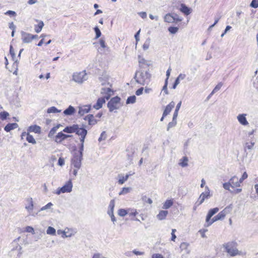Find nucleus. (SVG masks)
Instances as JSON below:
<instances>
[{
  "label": "nucleus",
  "mask_w": 258,
  "mask_h": 258,
  "mask_svg": "<svg viewBox=\"0 0 258 258\" xmlns=\"http://www.w3.org/2000/svg\"><path fill=\"white\" fill-rule=\"evenodd\" d=\"M241 183V182L237 177L233 176L228 182L223 184V187L232 193L237 194L241 191V189L239 188Z\"/></svg>",
  "instance_id": "f257e3e1"
},
{
  "label": "nucleus",
  "mask_w": 258,
  "mask_h": 258,
  "mask_svg": "<svg viewBox=\"0 0 258 258\" xmlns=\"http://www.w3.org/2000/svg\"><path fill=\"white\" fill-rule=\"evenodd\" d=\"M135 79L137 82L144 85L150 82L151 75L147 71H139L136 72Z\"/></svg>",
  "instance_id": "f03ea898"
},
{
  "label": "nucleus",
  "mask_w": 258,
  "mask_h": 258,
  "mask_svg": "<svg viewBox=\"0 0 258 258\" xmlns=\"http://www.w3.org/2000/svg\"><path fill=\"white\" fill-rule=\"evenodd\" d=\"M225 251L230 256H235L241 254V252L237 248V243L235 242H229L223 245Z\"/></svg>",
  "instance_id": "7ed1b4c3"
},
{
  "label": "nucleus",
  "mask_w": 258,
  "mask_h": 258,
  "mask_svg": "<svg viewBox=\"0 0 258 258\" xmlns=\"http://www.w3.org/2000/svg\"><path fill=\"white\" fill-rule=\"evenodd\" d=\"M231 207L230 206L226 207L224 210L221 211L216 216L214 217L210 222L207 225L208 226L211 225L214 222L219 220L223 219L226 215L230 213L231 211Z\"/></svg>",
  "instance_id": "20e7f679"
},
{
  "label": "nucleus",
  "mask_w": 258,
  "mask_h": 258,
  "mask_svg": "<svg viewBox=\"0 0 258 258\" xmlns=\"http://www.w3.org/2000/svg\"><path fill=\"white\" fill-rule=\"evenodd\" d=\"M164 21L168 23H177L182 21L179 16L174 13H168L164 17Z\"/></svg>",
  "instance_id": "39448f33"
},
{
  "label": "nucleus",
  "mask_w": 258,
  "mask_h": 258,
  "mask_svg": "<svg viewBox=\"0 0 258 258\" xmlns=\"http://www.w3.org/2000/svg\"><path fill=\"white\" fill-rule=\"evenodd\" d=\"M120 98L118 96L112 98L108 102L107 106L110 111L119 108L120 105Z\"/></svg>",
  "instance_id": "423d86ee"
},
{
  "label": "nucleus",
  "mask_w": 258,
  "mask_h": 258,
  "mask_svg": "<svg viewBox=\"0 0 258 258\" xmlns=\"http://www.w3.org/2000/svg\"><path fill=\"white\" fill-rule=\"evenodd\" d=\"M82 158V152L80 151L79 153H75L71 161V166L80 168L81 166V160Z\"/></svg>",
  "instance_id": "0eeeda50"
},
{
  "label": "nucleus",
  "mask_w": 258,
  "mask_h": 258,
  "mask_svg": "<svg viewBox=\"0 0 258 258\" xmlns=\"http://www.w3.org/2000/svg\"><path fill=\"white\" fill-rule=\"evenodd\" d=\"M72 180L70 179L63 186L60 188H58L55 191V194L57 195H60V194L62 193L70 192L72 191Z\"/></svg>",
  "instance_id": "6e6552de"
},
{
  "label": "nucleus",
  "mask_w": 258,
  "mask_h": 258,
  "mask_svg": "<svg viewBox=\"0 0 258 258\" xmlns=\"http://www.w3.org/2000/svg\"><path fill=\"white\" fill-rule=\"evenodd\" d=\"M207 190L205 191V192H202L200 195V196L198 199V200L196 203V206H198L201 205L206 199H208L210 197V191H209L208 187H207Z\"/></svg>",
  "instance_id": "1a4fd4ad"
},
{
  "label": "nucleus",
  "mask_w": 258,
  "mask_h": 258,
  "mask_svg": "<svg viewBox=\"0 0 258 258\" xmlns=\"http://www.w3.org/2000/svg\"><path fill=\"white\" fill-rule=\"evenodd\" d=\"M72 136L71 135H66L63 134L62 132H60L55 136L54 141L57 144H60L63 141Z\"/></svg>",
  "instance_id": "9d476101"
},
{
  "label": "nucleus",
  "mask_w": 258,
  "mask_h": 258,
  "mask_svg": "<svg viewBox=\"0 0 258 258\" xmlns=\"http://www.w3.org/2000/svg\"><path fill=\"white\" fill-rule=\"evenodd\" d=\"M175 106V103L174 101L170 102L166 106L165 109L163 111L162 117L161 118V121H162L163 120V118L167 116L168 114H169V113L171 112V111L172 110V109Z\"/></svg>",
  "instance_id": "9b49d317"
},
{
  "label": "nucleus",
  "mask_w": 258,
  "mask_h": 258,
  "mask_svg": "<svg viewBox=\"0 0 258 258\" xmlns=\"http://www.w3.org/2000/svg\"><path fill=\"white\" fill-rule=\"evenodd\" d=\"M26 137V141L32 144H35L36 143V141L35 139L34 138L32 135H30L29 133L27 132H23L21 134V138H23V137Z\"/></svg>",
  "instance_id": "f8f14e48"
},
{
  "label": "nucleus",
  "mask_w": 258,
  "mask_h": 258,
  "mask_svg": "<svg viewBox=\"0 0 258 258\" xmlns=\"http://www.w3.org/2000/svg\"><path fill=\"white\" fill-rule=\"evenodd\" d=\"M37 37L36 35H32L29 33H24L22 35V41L24 43H30L34 39Z\"/></svg>",
  "instance_id": "ddd939ff"
},
{
  "label": "nucleus",
  "mask_w": 258,
  "mask_h": 258,
  "mask_svg": "<svg viewBox=\"0 0 258 258\" xmlns=\"http://www.w3.org/2000/svg\"><path fill=\"white\" fill-rule=\"evenodd\" d=\"M109 97V96H107L105 97L98 98L96 103L93 105V107L97 110L99 109L102 107L103 104L105 103V99L108 100Z\"/></svg>",
  "instance_id": "4468645a"
},
{
  "label": "nucleus",
  "mask_w": 258,
  "mask_h": 258,
  "mask_svg": "<svg viewBox=\"0 0 258 258\" xmlns=\"http://www.w3.org/2000/svg\"><path fill=\"white\" fill-rule=\"evenodd\" d=\"M27 132L29 133H34L35 134H40L41 133V128L40 126L37 125H32L28 127Z\"/></svg>",
  "instance_id": "2eb2a0df"
},
{
  "label": "nucleus",
  "mask_w": 258,
  "mask_h": 258,
  "mask_svg": "<svg viewBox=\"0 0 258 258\" xmlns=\"http://www.w3.org/2000/svg\"><path fill=\"white\" fill-rule=\"evenodd\" d=\"M219 209L218 208H213V209H210L208 213V214H207V215L206 216V222L207 223V225L211 221V220H212V219H211V217L214 214L217 213L219 211Z\"/></svg>",
  "instance_id": "dca6fc26"
},
{
  "label": "nucleus",
  "mask_w": 258,
  "mask_h": 258,
  "mask_svg": "<svg viewBox=\"0 0 258 258\" xmlns=\"http://www.w3.org/2000/svg\"><path fill=\"white\" fill-rule=\"evenodd\" d=\"M84 119L88 121V124L91 125H95L97 122V120L95 118L93 114H88Z\"/></svg>",
  "instance_id": "f3484780"
},
{
  "label": "nucleus",
  "mask_w": 258,
  "mask_h": 258,
  "mask_svg": "<svg viewBox=\"0 0 258 258\" xmlns=\"http://www.w3.org/2000/svg\"><path fill=\"white\" fill-rule=\"evenodd\" d=\"M73 80L78 83H81L84 80V74L82 72L75 73L74 74Z\"/></svg>",
  "instance_id": "a211bd4d"
},
{
  "label": "nucleus",
  "mask_w": 258,
  "mask_h": 258,
  "mask_svg": "<svg viewBox=\"0 0 258 258\" xmlns=\"http://www.w3.org/2000/svg\"><path fill=\"white\" fill-rule=\"evenodd\" d=\"M77 128L76 129V131L75 133L78 135L79 136H86L87 134V131L83 128V127H80L79 125L77 124Z\"/></svg>",
  "instance_id": "6ab92c4d"
},
{
  "label": "nucleus",
  "mask_w": 258,
  "mask_h": 258,
  "mask_svg": "<svg viewBox=\"0 0 258 258\" xmlns=\"http://www.w3.org/2000/svg\"><path fill=\"white\" fill-rule=\"evenodd\" d=\"M180 11L185 15H188L190 14L191 10L190 8L186 6L184 4H181L180 5Z\"/></svg>",
  "instance_id": "aec40b11"
},
{
  "label": "nucleus",
  "mask_w": 258,
  "mask_h": 258,
  "mask_svg": "<svg viewBox=\"0 0 258 258\" xmlns=\"http://www.w3.org/2000/svg\"><path fill=\"white\" fill-rule=\"evenodd\" d=\"M77 124H73L71 126H67L63 130V132L67 133L72 134L74 133L76 129L77 128Z\"/></svg>",
  "instance_id": "412c9836"
},
{
  "label": "nucleus",
  "mask_w": 258,
  "mask_h": 258,
  "mask_svg": "<svg viewBox=\"0 0 258 258\" xmlns=\"http://www.w3.org/2000/svg\"><path fill=\"white\" fill-rule=\"evenodd\" d=\"M18 126V125L16 123H8L5 126L4 130L6 132H9L17 128Z\"/></svg>",
  "instance_id": "4be33fe9"
},
{
  "label": "nucleus",
  "mask_w": 258,
  "mask_h": 258,
  "mask_svg": "<svg viewBox=\"0 0 258 258\" xmlns=\"http://www.w3.org/2000/svg\"><path fill=\"white\" fill-rule=\"evenodd\" d=\"M237 119H238L239 122L242 125H246L248 124V121H247L246 117H245V114H239L237 116Z\"/></svg>",
  "instance_id": "5701e85b"
},
{
  "label": "nucleus",
  "mask_w": 258,
  "mask_h": 258,
  "mask_svg": "<svg viewBox=\"0 0 258 258\" xmlns=\"http://www.w3.org/2000/svg\"><path fill=\"white\" fill-rule=\"evenodd\" d=\"M38 24L34 26V29L36 33H39L44 26V23L42 21L36 20Z\"/></svg>",
  "instance_id": "b1692460"
},
{
  "label": "nucleus",
  "mask_w": 258,
  "mask_h": 258,
  "mask_svg": "<svg viewBox=\"0 0 258 258\" xmlns=\"http://www.w3.org/2000/svg\"><path fill=\"white\" fill-rule=\"evenodd\" d=\"M168 214L167 211H160L159 214L157 215V218L160 220H164L166 218L167 215Z\"/></svg>",
  "instance_id": "393cba45"
},
{
  "label": "nucleus",
  "mask_w": 258,
  "mask_h": 258,
  "mask_svg": "<svg viewBox=\"0 0 258 258\" xmlns=\"http://www.w3.org/2000/svg\"><path fill=\"white\" fill-rule=\"evenodd\" d=\"M75 112V108L72 106H70L67 109H66L63 111V113L66 115H71L73 114Z\"/></svg>",
  "instance_id": "a878e982"
},
{
  "label": "nucleus",
  "mask_w": 258,
  "mask_h": 258,
  "mask_svg": "<svg viewBox=\"0 0 258 258\" xmlns=\"http://www.w3.org/2000/svg\"><path fill=\"white\" fill-rule=\"evenodd\" d=\"M28 205L26 206L25 208L29 211H32L33 209V202L32 198H29L27 200Z\"/></svg>",
  "instance_id": "bb28decb"
},
{
  "label": "nucleus",
  "mask_w": 258,
  "mask_h": 258,
  "mask_svg": "<svg viewBox=\"0 0 258 258\" xmlns=\"http://www.w3.org/2000/svg\"><path fill=\"white\" fill-rule=\"evenodd\" d=\"M91 109V106L90 105H85L83 107H82L79 113L82 115H83L85 113H87L89 112V111Z\"/></svg>",
  "instance_id": "cd10ccee"
},
{
  "label": "nucleus",
  "mask_w": 258,
  "mask_h": 258,
  "mask_svg": "<svg viewBox=\"0 0 258 258\" xmlns=\"http://www.w3.org/2000/svg\"><path fill=\"white\" fill-rule=\"evenodd\" d=\"M173 204L172 200H167L164 203L163 208L166 209H168L172 206Z\"/></svg>",
  "instance_id": "c85d7f7f"
},
{
  "label": "nucleus",
  "mask_w": 258,
  "mask_h": 258,
  "mask_svg": "<svg viewBox=\"0 0 258 258\" xmlns=\"http://www.w3.org/2000/svg\"><path fill=\"white\" fill-rule=\"evenodd\" d=\"M181 105V101H180L176 105L175 110L174 112L173 116V120L174 119H176V118L178 115V112L179 109H180Z\"/></svg>",
  "instance_id": "c756f323"
},
{
  "label": "nucleus",
  "mask_w": 258,
  "mask_h": 258,
  "mask_svg": "<svg viewBox=\"0 0 258 258\" xmlns=\"http://www.w3.org/2000/svg\"><path fill=\"white\" fill-rule=\"evenodd\" d=\"M188 162V158L187 157H183L182 159L180 160V162L179 164L182 167H185L187 166Z\"/></svg>",
  "instance_id": "7c9ffc66"
},
{
  "label": "nucleus",
  "mask_w": 258,
  "mask_h": 258,
  "mask_svg": "<svg viewBox=\"0 0 258 258\" xmlns=\"http://www.w3.org/2000/svg\"><path fill=\"white\" fill-rule=\"evenodd\" d=\"M128 214L131 217H136L138 214V212L136 209H128Z\"/></svg>",
  "instance_id": "2f4dec72"
},
{
  "label": "nucleus",
  "mask_w": 258,
  "mask_h": 258,
  "mask_svg": "<svg viewBox=\"0 0 258 258\" xmlns=\"http://www.w3.org/2000/svg\"><path fill=\"white\" fill-rule=\"evenodd\" d=\"M129 176L130 175L128 174H126L125 176H119V179L118 180V184H122L128 179Z\"/></svg>",
  "instance_id": "473e14b6"
},
{
  "label": "nucleus",
  "mask_w": 258,
  "mask_h": 258,
  "mask_svg": "<svg viewBox=\"0 0 258 258\" xmlns=\"http://www.w3.org/2000/svg\"><path fill=\"white\" fill-rule=\"evenodd\" d=\"M80 168H78L76 167H74L71 166V169L70 170V174L73 175L74 176H76L78 173V171Z\"/></svg>",
  "instance_id": "72a5a7b5"
},
{
  "label": "nucleus",
  "mask_w": 258,
  "mask_h": 258,
  "mask_svg": "<svg viewBox=\"0 0 258 258\" xmlns=\"http://www.w3.org/2000/svg\"><path fill=\"white\" fill-rule=\"evenodd\" d=\"M9 116V114L7 111H4L0 113V118L4 120Z\"/></svg>",
  "instance_id": "f704fd0d"
},
{
  "label": "nucleus",
  "mask_w": 258,
  "mask_h": 258,
  "mask_svg": "<svg viewBox=\"0 0 258 258\" xmlns=\"http://www.w3.org/2000/svg\"><path fill=\"white\" fill-rule=\"evenodd\" d=\"M118 214L120 216L124 217L128 214V209H120L118 210Z\"/></svg>",
  "instance_id": "c9c22d12"
},
{
  "label": "nucleus",
  "mask_w": 258,
  "mask_h": 258,
  "mask_svg": "<svg viewBox=\"0 0 258 258\" xmlns=\"http://www.w3.org/2000/svg\"><path fill=\"white\" fill-rule=\"evenodd\" d=\"M47 112L48 113H58V112H60V111L58 110L55 107L52 106V107H51L47 109Z\"/></svg>",
  "instance_id": "e433bc0d"
},
{
  "label": "nucleus",
  "mask_w": 258,
  "mask_h": 258,
  "mask_svg": "<svg viewBox=\"0 0 258 258\" xmlns=\"http://www.w3.org/2000/svg\"><path fill=\"white\" fill-rule=\"evenodd\" d=\"M130 187H123L121 191L119 192V195H123L128 193L130 191Z\"/></svg>",
  "instance_id": "4c0bfd02"
},
{
  "label": "nucleus",
  "mask_w": 258,
  "mask_h": 258,
  "mask_svg": "<svg viewBox=\"0 0 258 258\" xmlns=\"http://www.w3.org/2000/svg\"><path fill=\"white\" fill-rule=\"evenodd\" d=\"M46 232L48 234L54 235L55 234L56 231H55V229L54 228L49 226L47 228Z\"/></svg>",
  "instance_id": "58836bf2"
},
{
  "label": "nucleus",
  "mask_w": 258,
  "mask_h": 258,
  "mask_svg": "<svg viewBox=\"0 0 258 258\" xmlns=\"http://www.w3.org/2000/svg\"><path fill=\"white\" fill-rule=\"evenodd\" d=\"M136 97L135 95L130 96L127 98L126 100V103H134L136 102Z\"/></svg>",
  "instance_id": "ea45409f"
},
{
  "label": "nucleus",
  "mask_w": 258,
  "mask_h": 258,
  "mask_svg": "<svg viewBox=\"0 0 258 258\" xmlns=\"http://www.w3.org/2000/svg\"><path fill=\"white\" fill-rule=\"evenodd\" d=\"M222 85H223L222 83L220 82V83H218L216 85V86L214 88L213 90L212 91L211 94H213L215 93V92H217L218 90H219L221 89V88L222 87Z\"/></svg>",
  "instance_id": "a19ab883"
},
{
  "label": "nucleus",
  "mask_w": 258,
  "mask_h": 258,
  "mask_svg": "<svg viewBox=\"0 0 258 258\" xmlns=\"http://www.w3.org/2000/svg\"><path fill=\"white\" fill-rule=\"evenodd\" d=\"M139 64H140V67H143L144 65L149 66V65L148 61L143 58H141L139 60Z\"/></svg>",
  "instance_id": "79ce46f5"
},
{
  "label": "nucleus",
  "mask_w": 258,
  "mask_h": 258,
  "mask_svg": "<svg viewBox=\"0 0 258 258\" xmlns=\"http://www.w3.org/2000/svg\"><path fill=\"white\" fill-rule=\"evenodd\" d=\"M178 30V28L176 27H169L168 28L169 32L171 34L176 33Z\"/></svg>",
  "instance_id": "37998d69"
},
{
  "label": "nucleus",
  "mask_w": 258,
  "mask_h": 258,
  "mask_svg": "<svg viewBox=\"0 0 258 258\" xmlns=\"http://www.w3.org/2000/svg\"><path fill=\"white\" fill-rule=\"evenodd\" d=\"M86 136H83L80 137V142L81 143V147H80V150H81L80 151H82L83 150L84 142Z\"/></svg>",
  "instance_id": "c03bdc74"
},
{
  "label": "nucleus",
  "mask_w": 258,
  "mask_h": 258,
  "mask_svg": "<svg viewBox=\"0 0 258 258\" xmlns=\"http://www.w3.org/2000/svg\"><path fill=\"white\" fill-rule=\"evenodd\" d=\"M94 30L96 33V38H98L99 37H100L101 36V31L97 27H96L94 28Z\"/></svg>",
  "instance_id": "a18cd8bd"
},
{
  "label": "nucleus",
  "mask_w": 258,
  "mask_h": 258,
  "mask_svg": "<svg viewBox=\"0 0 258 258\" xmlns=\"http://www.w3.org/2000/svg\"><path fill=\"white\" fill-rule=\"evenodd\" d=\"M250 6L253 8H258V0H252L250 4Z\"/></svg>",
  "instance_id": "49530a36"
},
{
  "label": "nucleus",
  "mask_w": 258,
  "mask_h": 258,
  "mask_svg": "<svg viewBox=\"0 0 258 258\" xmlns=\"http://www.w3.org/2000/svg\"><path fill=\"white\" fill-rule=\"evenodd\" d=\"M58 127V126H56L52 128L48 134V137H50L51 136H52L56 132Z\"/></svg>",
  "instance_id": "de8ad7c7"
},
{
  "label": "nucleus",
  "mask_w": 258,
  "mask_h": 258,
  "mask_svg": "<svg viewBox=\"0 0 258 258\" xmlns=\"http://www.w3.org/2000/svg\"><path fill=\"white\" fill-rule=\"evenodd\" d=\"M181 77V76H178V77L176 79L172 87L173 89H175L177 85L179 83L180 77Z\"/></svg>",
  "instance_id": "09e8293b"
},
{
  "label": "nucleus",
  "mask_w": 258,
  "mask_h": 258,
  "mask_svg": "<svg viewBox=\"0 0 258 258\" xmlns=\"http://www.w3.org/2000/svg\"><path fill=\"white\" fill-rule=\"evenodd\" d=\"M176 124V119H174V120H173L172 122H170L168 123L167 130H169V129L170 128L173 127Z\"/></svg>",
  "instance_id": "8fccbe9b"
},
{
  "label": "nucleus",
  "mask_w": 258,
  "mask_h": 258,
  "mask_svg": "<svg viewBox=\"0 0 258 258\" xmlns=\"http://www.w3.org/2000/svg\"><path fill=\"white\" fill-rule=\"evenodd\" d=\"M176 231L175 229H172V232H171V240L173 241H175V240L176 238V236L175 234V232Z\"/></svg>",
  "instance_id": "3c124183"
},
{
  "label": "nucleus",
  "mask_w": 258,
  "mask_h": 258,
  "mask_svg": "<svg viewBox=\"0 0 258 258\" xmlns=\"http://www.w3.org/2000/svg\"><path fill=\"white\" fill-rule=\"evenodd\" d=\"M47 36L46 35L42 34L41 35L40 37L42 38V39L39 42V43L37 44V45L38 46H41L43 44V40H44V38Z\"/></svg>",
  "instance_id": "603ef678"
},
{
  "label": "nucleus",
  "mask_w": 258,
  "mask_h": 258,
  "mask_svg": "<svg viewBox=\"0 0 258 258\" xmlns=\"http://www.w3.org/2000/svg\"><path fill=\"white\" fill-rule=\"evenodd\" d=\"M207 231V229H200L199 232L201 234L202 237L205 238L206 237L205 233Z\"/></svg>",
  "instance_id": "864d4df0"
},
{
  "label": "nucleus",
  "mask_w": 258,
  "mask_h": 258,
  "mask_svg": "<svg viewBox=\"0 0 258 258\" xmlns=\"http://www.w3.org/2000/svg\"><path fill=\"white\" fill-rule=\"evenodd\" d=\"M248 177V175L247 174V173L246 172H244L241 177L239 179V180L240 181V182L242 183V182L245 179H246Z\"/></svg>",
  "instance_id": "5fc2aeb1"
},
{
  "label": "nucleus",
  "mask_w": 258,
  "mask_h": 258,
  "mask_svg": "<svg viewBox=\"0 0 258 258\" xmlns=\"http://www.w3.org/2000/svg\"><path fill=\"white\" fill-rule=\"evenodd\" d=\"M143 90L144 88L143 87L139 88L136 91V95L137 96L141 95V94H143Z\"/></svg>",
  "instance_id": "6e6d98bb"
},
{
  "label": "nucleus",
  "mask_w": 258,
  "mask_h": 258,
  "mask_svg": "<svg viewBox=\"0 0 258 258\" xmlns=\"http://www.w3.org/2000/svg\"><path fill=\"white\" fill-rule=\"evenodd\" d=\"M58 164L61 166L64 164V160L63 158L60 157L58 160Z\"/></svg>",
  "instance_id": "4d7b16f0"
},
{
  "label": "nucleus",
  "mask_w": 258,
  "mask_h": 258,
  "mask_svg": "<svg viewBox=\"0 0 258 258\" xmlns=\"http://www.w3.org/2000/svg\"><path fill=\"white\" fill-rule=\"evenodd\" d=\"M6 15H9L11 16H16V13L15 12L13 11H8L7 12L5 13Z\"/></svg>",
  "instance_id": "13d9d810"
},
{
  "label": "nucleus",
  "mask_w": 258,
  "mask_h": 258,
  "mask_svg": "<svg viewBox=\"0 0 258 258\" xmlns=\"http://www.w3.org/2000/svg\"><path fill=\"white\" fill-rule=\"evenodd\" d=\"M10 53L12 58H14V57L15 56V53L14 49V48H13L12 46H10Z\"/></svg>",
  "instance_id": "bf43d9fd"
},
{
  "label": "nucleus",
  "mask_w": 258,
  "mask_h": 258,
  "mask_svg": "<svg viewBox=\"0 0 258 258\" xmlns=\"http://www.w3.org/2000/svg\"><path fill=\"white\" fill-rule=\"evenodd\" d=\"M115 206V202L114 200H112L109 204V208H110L111 211H113V208Z\"/></svg>",
  "instance_id": "052dcab7"
},
{
  "label": "nucleus",
  "mask_w": 258,
  "mask_h": 258,
  "mask_svg": "<svg viewBox=\"0 0 258 258\" xmlns=\"http://www.w3.org/2000/svg\"><path fill=\"white\" fill-rule=\"evenodd\" d=\"M25 231L28 232L33 233L34 229L31 226H27L25 228Z\"/></svg>",
  "instance_id": "680f3d73"
},
{
  "label": "nucleus",
  "mask_w": 258,
  "mask_h": 258,
  "mask_svg": "<svg viewBox=\"0 0 258 258\" xmlns=\"http://www.w3.org/2000/svg\"><path fill=\"white\" fill-rule=\"evenodd\" d=\"M167 85H168V81H167V80H165V84L163 87V90L164 91V92H165L166 94L168 93Z\"/></svg>",
  "instance_id": "e2e57ef3"
},
{
  "label": "nucleus",
  "mask_w": 258,
  "mask_h": 258,
  "mask_svg": "<svg viewBox=\"0 0 258 258\" xmlns=\"http://www.w3.org/2000/svg\"><path fill=\"white\" fill-rule=\"evenodd\" d=\"M105 138H106V134H105V132H103L101 133V135H100V137H99V138L98 140H99V141H101L102 140H105Z\"/></svg>",
  "instance_id": "0e129e2a"
},
{
  "label": "nucleus",
  "mask_w": 258,
  "mask_h": 258,
  "mask_svg": "<svg viewBox=\"0 0 258 258\" xmlns=\"http://www.w3.org/2000/svg\"><path fill=\"white\" fill-rule=\"evenodd\" d=\"M152 258H164V257L161 254L155 253L152 255Z\"/></svg>",
  "instance_id": "69168bd1"
},
{
  "label": "nucleus",
  "mask_w": 258,
  "mask_h": 258,
  "mask_svg": "<svg viewBox=\"0 0 258 258\" xmlns=\"http://www.w3.org/2000/svg\"><path fill=\"white\" fill-rule=\"evenodd\" d=\"M99 43L100 44V46L103 48H105L106 47V46L105 45V41L102 39H101L100 40H99Z\"/></svg>",
  "instance_id": "338daca9"
},
{
  "label": "nucleus",
  "mask_w": 258,
  "mask_h": 258,
  "mask_svg": "<svg viewBox=\"0 0 258 258\" xmlns=\"http://www.w3.org/2000/svg\"><path fill=\"white\" fill-rule=\"evenodd\" d=\"M92 258H105V257L102 256V255L101 254L97 253H95L93 255Z\"/></svg>",
  "instance_id": "774afa93"
}]
</instances>
